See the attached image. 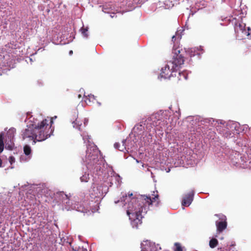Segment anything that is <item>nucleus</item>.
I'll use <instances>...</instances> for the list:
<instances>
[{
  "instance_id": "14",
  "label": "nucleus",
  "mask_w": 251,
  "mask_h": 251,
  "mask_svg": "<svg viewBox=\"0 0 251 251\" xmlns=\"http://www.w3.org/2000/svg\"><path fill=\"white\" fill-rule=\"evenodd\" d=\"M54 29H55V28L47 29L46 31L47 36L50 37H53L55 36L56 34L53 33Z\"/></svg>"
},
{
  "instance_id": "8",
  "label": "nucleus",
  "mask_w": 251,
  "mask_h": 251,
  "mask_svg": "<svg viewBox=\"0 0 251 251\" xmlns=\"http://www.w3.org/2000/svg\"><path fill=\"white\" fill-rule=\"evenodd\" d=\"M239 27V29L242 31V32L246 35L247 36L250 37L251 36V33L249 32L250 29L249 27H248V29H246L245 28V25L244 24H239L238 25H236V29L238 30L237 27Z\"/></svg>"
},
{
  "instance_id": "16",
  "label": "nucleus",
  "mask_w": 251,
  "mask_h": 251,
  "mask_svg": "<svg viewBox=\"0 0 251 251\" xmlns=\"http://www.w3.org/2000/svg\"><path fill=\"white\" fill-rule=\"evenodd\" d=\"M175 251H183L182 248L181 247L180 244L178 243H176L175 244Z\"/></svg>"
},
{
  "instance_id": "22",
  "label": "nucleus",
  "mask_w": 251,
  "mask_h": 251,
  "mask_svg": "<svg viewBox=\"0 0 251 251\" xmlns=\"http://www.w3.org/2000/svg\"><path fill=\"white\" fill-rule=\"evenodd\" d=\"M215 216H217V217H218L219 216V215L218 214H215Z\"/></svg>"
},
{
  "instance_id": "19",
  "label": "nucleus",
  "mask_w": 251,
  "mask_h": 251,
  "mask_svg": "<svg viewBox=\"0 0 251 251\" xmlns=\"http://www.w3.org/2000/svg\"><path fill=\"white\" fill-rule=\"evenodd\" d=\"M77 122H78V121H77V120H75V122H74V123H73V124H74V126H74V127H75L76 128H77V126H80V125H78V126H75V125H77Z\"/></svg>"
},
{
  "instance_id": "2",
  "label": "nucleus",
  "mask_w": 251,
  "mask_h": 251,
  "mask_svg": "<svg viewBox=\"0 0 251 251\" xmlns=\"http://www.w3.org/2000/svg\"><path fill=\"white\" fill-rule=\"evenodd\" d=\"M56 116L50 118V120L44 119L38 124H29L26 128L22 132V136L23 140L27 139L28 141H32V145L37 142H42L50 136L53 129L51 128L53 119Z\"/></svg>"
},
{
  "instance_id": "7",
  "label": "nucleus",
  "mask_w": 251,
  "mask_h": 251,
  "mask_svg": "<svg viewBox=\"0 0 251 251\" xmlns=\"http://www.w3.org/2000/svg\"><path fill=\"white\" fill-rule=\"evenodd\" d=\"M193 194L189 193L186 195L182 201V205L183 206H189L193 201Z\"/></svg>"
},
{
  "instance_id": "6",
  "label": "nucleus",
  "mask_w": 251,
  "mask_h": 251,
  "mask_svg": "<svg viewBox=\"0 0 251 251\" xmlns=\"http://www.w3.org/2000/svg\"><path fill=\"white\" fill-rule=\"evenodd\" d=\"M224 218H222L223 220H224V221L217 222H216V226L217 228V231L221 232H222L224 229H225L227 227V222L226 221V217L225 216H223Z\"/></svg>"
},
{
  "instance_id": "21",
  "label": "nucleus",
  "mask_w": 251,
  "mask_h": 251,
  "mask_svg": "<svg viewBox=\"0 0 251 251\" xmlns=\"http://www.w3.org/2000/svg\"><path fill=\"white\" fill-rule=\"evenodd\" d=\"M1 165H2V160H1V159L0 158V167L1 166Z\"/></svg>"
},
{
  "instance_id": "10",
  "label": "nucleus",
  "mask_w": 251,
  "mask_h": 251,
  "mask_svg": "<svg viewBox=\"0 0 251 251\" xmlns=\"http://www.w3.org/2000/svg\"><path fill=\"white\" fill-rule=\"evenodd\" d=\"M209 245L211 248H214L218 245V241L217 239L213 238L210 240Z\"/></svg>"
},
{
  "instance_id": "15",
  "label": "nucleus",
  "mask_w": 251,
  "mask_h": 251,
  "mask_svg": "<svg viewBox=\"0 0 251 251\" xmlns=\"http://www.w3.org/2000/svg\"><path fill=\"white\" fill-rule=\"evenodd\" d=\"M80 31L81 32V33L83 34V35L85 37H88V34H87V31H88V28L87 27H82L81 29H80Z\"/></svg>"
},
{
  "instance_id": "24",
  "label": "nucleus",
  "mask_w": 251,
  "mask_h": 251,
  "mask_svg": "<svg viewBox=\"0 0 251 251\" xmlns=\"http://www.w3.org/2000/svg\"><path fill=\"white\" fill-rule=\"evenodd\" d=\"M78 128L79 130H80V127H78Z\"/></svg>"
},
{
  "instance_id": "17",
  "label": "nucleus",
  "mask_w": 251,
  "mask_h": 251,
  "mask_svg": "<svg viewBox=\"0 0 251 251\" xmlns=\"http://www.w3.org/2000/svg\"><path fill=\"white\" fill-rule=\"evenodd\" d=\"M13 130H9L7 133L8 137H10V138H13L14 134H13Z\"/></svg>"
},
{
  "instance_id": "4",
  "label": "nucleus",
  "mask_w": 251,
  "mask_h": 251,
  "mask_svg": "<svg viewBox=\"0 0 251 251\" xmlns=\"http://www.w3.org/2000/svg\"><path fill=\"white\" fill-rule=\"evenodd\" d=\"M173 60L170 61L169 63L172 65V69L176 68L181 65L183 64L184 61L183 56L180 54V50L178 49H174L173 50Z\"/></svg>"
},
{
  "instance_id": "12",
  "label": "nucleus",
  "mask_w": 251,
  "mask_h": 251,
  "mask_svg": "<svg viewBox=\"0 0 251 251\" xmlns=\"http://www.w3.org/2000/svg\"><path fill=\"white\" fill-rule=\"evenodd\" d=\"M3 134L1 133L0 134V153H1L4 149V143H3Z\"/></svg>"
},
{
  "instance_id": "11",
  "label": "nucleus",
  "mask_w": 251,
  "mask_h": 251,
  "mask_svg": "<svg viewBox=\"0 0 251 251\" xmlns=\"http://www.w3.org/2000/svg\"><path fill=\"white\" fill-rule=\"evenodd\" d=\"M24 152L26 155H28L31 153V150L29 146L26 145L24 147Z\"/></svg>"
},
{
  "instance_id": "18",
  "label": "nucleus",
  "mask_w": 251,
  "mask_h": 251,
  "mask_svg": "<svg viewBox=\"0 0 251 251\" xmlns=\"http://www.w3.org/2000/svg\"><path fill=\"white\" fill-rule=\"evenodd\" d=\"M9 161L10 163L11 164H12L13 163L15 162V158L14 157L11 156H10L9 158Z\"/></svg>"
},
{
  "instance_id": "1",
  "label": "nucleus",
  "mask_w": 251,
  "mask_h": 251,
  "mask_svg": "<svg viewBox=\"0 0 251 251\" xmlns=\"http://www.w3.org/2000/svg\"><path fill=\"white\" fill-rule=\"evenodd\" d=\"M157 193V191H153L152 197L141 195L137 198H132V194L131 193L128 196H123L121 198L122 201L128 203L126 214L133 227L137 228L142 224L143 218L142 214L146 213L149 206L158 200L159 195Z\"/></svg>"
},
{
  "instance_id": "9",
  "label": "nucleus",
  "mask_w": 251,
  "mask_h": 251,
  "mask_svg": "<svg viewBox=\"0 0 251 251\" xmlns=\"http://www.w3.org/2000/svg\"><path fill=\"white\" fill-rule=\"evenodd\" d=\"M126 140H123L122 142V145H121L119 143H115L114 146L115 149H117L120 151H124V150L126 149Z\"/></svg>"
},
{
  "instance_id": "13",
  "label": "nucleus",
  "mask_w": 251,
  "mask_h": 251,
  "mask_svg": "<svg viewBox=\"0 0 251 251\" xmlns=\"http://www.w3.org/2000/svg\"><path fill=\"white\" fill-rule=\"evenodd\" d=\"M80 179L81 182H88L89 179V174L88 173H85V174L80 177Z\"/></svg>"
},
{
  "instance_id": "3",
  "label": "nucleus",
  "mask_w": 251,
  "mask_h": 251,
  "mask_svg": "<svg viewBox=\"0 0 251 251\" xmlns=\"http://www.w3.org/2000/svg\"><path fill=\"white\" fill-rule=\"evenodd\" d=\"M84 160L88 169L98 172L100 170L102 160L99 157L100 151L94 144L87 146Z\"/></svg>"
},
{
  "instance_id": "5",
  "label": "nucleus",
  "mask_w": 251,
  "mask_h": 251,
  "mask_svg": "<svg viewBox=\"0 0 251 251\" xmlns=\"http://www.w3.org/2000/svg\"><path fill=\"white\" fill-rule=\"evenodd\" d=\"M176 70L175 67L172 69V65L167 64L162 68L160 76L165 79L169 78L172 75V73L175 72Z\"/></svg>"
},
{
  "instance_id": "23",
  "label": "nucleus",
  "mask_w": 251,
  "mask_h": 251,
  "mask_svg": "<svg viewBox=\"0 0 251 251\" xmlns=\"http://www.w3.org/2000/svg\"><path fill=\"white\" fill-rule=\"evenodd\" d=\"M72 52H73V51H72V50H71V51H70V53H72Z\"/></svg>"
},
{
  "instance_id": "20",
  "label": "nucleus",
  "mask_w": 251,
  "mask_h": 251,
  "mask_svg": "<svg viewBox=\"0 0 251 251\" xmlns=\"http://www.w3.org/2000/svg\"><path fill=\"white\" fill-rule=\"evenodd\" d=\"M176 40V37L175 36H173L172 37V41L175 42Z\"/></svg>"
}]
</instances>
